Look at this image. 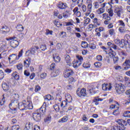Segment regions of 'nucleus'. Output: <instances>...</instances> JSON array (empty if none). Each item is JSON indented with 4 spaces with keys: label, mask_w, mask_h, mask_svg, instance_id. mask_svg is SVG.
<instances>
[{
    "label": "nucleus",
    "mask_w": 130,
    "mask_h": 130,
    "mask_svg": "<svg viewBox=\"0 0 130 130\" xmlns=\"http://www.w3.org/2000/svg\"><path fill=\"white\" fill-rule=\"evenodd\" d=\"M76 57L77 58V60L73 62V67L75 68V69H78V68H79V67H80V65L82 64V61L84 60V58H83V57H82V56L77 55L76 56Z\"/></svg>",
    "instance_id": "423d86ee"
},
{
    "label": "nucleus",
    "mask_w": 130,
    "mask_h": 130,
    "mask_svg": "<svg viewBox=\"0 0 130 130\" xmlns=\"http://www.w3.org/2000/svg\"><path fill=\"white\" fill-rule=\"evenodd\" d=\"M99 101H103V99L95 98L93 100V102L95 103V105H99Z\"/></svg>",
    "instance_id": "f704fd0d"
},
{
    "label": "nucleus",
    "mask_w": 130,
    "mask_h": 130,
    "mask_svg": "<svg viewBox=\"0 0 130 130\" xmlns=\"http://www.w3.org/2000/svg\"><path fill=\"white\" fill-rule=\"evenodd\" d=\"M5 74L4 73V71H3L2 70H0V80H3Z\"/></svg>",
    "instance_id": "0e129e2a"
},
{
    "label": "nucleus",
    "mask_w": 130,
    "mask_h": 130,
    "mask_svg": "<svg viewBox=\"0 0 130 130\" xmlns=\"http://www.w3.org/2000/svg\"><path fill=\"white\" fill-rule=\"evenodd\" d=\"M60 94H61V91L58 90V91H57L56 96H57V97L59 98V101H61V96H59Z\"/></svg>",
    "instance_id": "5fc2aeb1"
},
{
    "label": "nucleus",
    "mask_w": 130,
    "mask_h": 130,
    "mask_svg": "<svg viewBox=\"0 0 130 130\" xmlns=\"http://www.w3.org/2000/svg\"><path fill=\"white\" fill-rule=\"evenodd\" d=\"M118 30L119 31V32H120V33H125V32H126V29H125V28H124V27H120L118 28Z\"/></svg>",
    "instance_id": "09e8293b"
},
{
    "label": "nucleus",
    "mask_w": 130,
    "mask_h": 130,
    "mask_svg": "<svg viewBox=\"0 0 130 130\" xmlns=\"http://www.w3.org/2000/svg\"><path fill=\"white\" fill-rule=\"evenodd\" d=\"M74 74V71L71 69H67L63 72V76L64 78H69L70 76Z\"/></svg>",
    "instance_id": "9d476101"
},
{
    "label": "nucleus",
    "mask_w": 130,
    "mask_h": 130,
    "mask_svg": "<svg viewBox=\"0 0 130 130\" xmlns=\"http://www.w3.org/2000/svg\"><path fill=\"white\" fill-rule=\"evenodd\" d=\"M65 60L68 66H69V67H71V66H72V61L71 60V57H70V55H68L66 56Z\"/></svg>",
    "instance_id": "aec40b11"
},
{
    "label": "nucleus",
    "mask_w": 130,
    "mask_h": 130,
    "mask_svg": "<svg viewBox=\"0 0 130 130\" xmlns=\"http://www.w3.org/2000/svg\"><path fill=\"white\" fill-rule=\"evenodd\" d=\"M44 98L46 101H51L53 100L54 99V98H53V96H52L50 94H47L45 96H44Z\"/></svg>",
    "instance_id": "412c9836"
},
{
    "label": "nucleus",
    "mask_w": 130,
    "mask_h": 130,
    "mask_svg": "<svg viewBox=\"0 0 130 130\" xmlns=\"http://www.w3.org/2000/svg\"><path fill=\"white\" fill-rule=\"evenodd\" d=\"M17 38L15 37H10L9 39H7L8 40H11L10 42V46L12 48H16L19 45V42L17 40Z\"/></svg>",
    "instance_id": "6e6552de"
},
{
    "label": "nucleus",
    "mask_w": 130,
    "mask_h": 130,
    "mask_svg": "<svg viewBox=\"0 0 130 130\" xmlns=\"http://www.w3.org/2000/svg\"><path fill=\"white\" fill-rule=\"evenodd\" d=\"M110 50L111 52H109L108 53V54L109 56H110L111 58H113L115 56V55H116V53H115V52H114L113 50H112V49H110Z\"/></svg>",
    "instance_id": "cd10ccee"
},
{
    "label": "nucleus",
    "mask_w": 130,
    "mask_h": 130,
    "mask_svg": "<svg viewBox=\"0 0 130 130\" xmlns=\"http://www.w3.org/2000/svg\"><path fill=\"white\" fill-rule=\"evenodd\" d=\"M52 30H50L49 29H46L45 34L46 35H52Z\"/></svg>",
    "instance_id": "774afa93"
},
{
    "label": "nucleus",
    "mask_w": 130,
    "mask_h": 130,
    "mask_svg": "<svg viewBox=\"0 0 130 130\" xmlns=\"http://www.w3.org/2000/svg\"><path fill=\"white\" fill-rule=\"evenodd\" d=\"M97 27V25H95V24H94L93 25L92 24H90L88 26V29L90 31H92L93 30V28H96Z\"/></svg>",
    "instance_id": "3c124183"
},
{
    "label": "nucleus",
    "mask_w": 130,
    "mask_h": 130,
    "mask_svg": "<svg viewBox=\"0 0 130 130\" xmlns=\"http://www.w3.org/2000/svg\"><path fill=\"white\" fill-rule=\"evenodd\" d=\"M16 29L19 32H22L24 30V27L21 24H18L16 26Z\"/></svg>",
    "instance_id": "c9c22d12"
},
{
    "label": "nucleus",
    "mask_w": 130,
    "mask_h": 130,
    "mask_svg": "<svg viewBox=\"0 0 130 130\" xmlns=\"http://www.w3.org/2000/svg\"><path fill=\"white\" fill-rule=\"evenodd\" d=\"M54 107V109L55 110V111H59L60 110V108H59V106L57 105H54L53 106Z\"/></svg>",
    "instance_id": "69168bd1"
},
{
    "label": "nucleus",
    "mask_w": 130,
    "mask_h": 130,
    "mask_svg": "<svg viewBox=\"0 0 130 130\" xmlns=\"http://www.w3.org/2000/svg\"><path fill=\"white\" fill-rule=\"evenodd\" d=\"M124 42V40H121V41L120 40H119V39H117L115 40V44H117V45H119V46H120V45L122 44V42Z\"/></svg>",
    "instance_id": "c756f323"
},
{
    "label": "nucleus",
    "mask_w": 130,
    "mask_h": 130,
    "mask_svg": "<svg viewBox=\"0 0 130 130\" xmlns=\"http://www.w3.org/2000/svg\"><path fill=\"white\" fill-rule=\"evenodd\" d=\"M86 92H87V90L85 88L81 89L79 88L76 91L77 95L79 97H86L87 96Z\"/></svg>",
    "instance_id": "1a4fd4ad"
},
{
    "label": "nucleus",
    "mask_w": 130,
    "mask_h": 130,
    "mask_svg": "<svg viewBox=\"0 0 130 130\" xmlns=\"http://www.w3.org/2000/svg\"><path fill=\"white\" fill-rule=\"evenodd\" d=\"M36 49H35V46L32 47L30 48V50H28L26 52L25 54L27 55V53H31L32 54H34L35 53V51H36Z\"/></svg>",
    "instance_id": "2f4dec72"
},
{
    "label": "nucleus",
    "mask_w": 130,
    "mask_h": 130,
    "mask_svg": "<svg viewBox=\"0 0 130 130\" xmlns=\"http://www.w3.org/2000/svg\"><path fill=\"white\" fill-rule=\"evenodd\" d=\"M53 58L55 62H59L60 61V57L56 55V54H53Z\"/></svg>",
    "instance_id": "393cba45"
},
{
    "label": "nucleus",
    "mask_w": 130,
    "mask_h": 130,
    "mask_svg": "<svg viewBox=\"0 0 130 130\" xmlns=\"http://www.w3.org/2000/svg\"><path fill=\"white\" fill-rule=\"evenodd\" d=\"M57 7L59 8V9H61V10H63V9H66L68 7V5L66 3H63L62 2H59L57 4Z\"/></svg>",
    "instance_id": "f3484780"
},
{
    "label": "nucleus",
    "mask_w": 130,
    "mask_h": 130,
    "mask_svg": "<svg viewBox=\"0 0 130 130\" xmlns=\"http://www.w3.org/2000/svg\"><path fill=\"white\" fill-rule=\"evenodd\" d=\"M86 4L87 5V8L86 5H83L81 9L84 12H86V16H89L91 12H92V1L87 0Z\"/></svg>",
    "instance_id": "7ed1b4c3"
},
{
    "label": "nucleus",
    "mask_w": 130,
    "mask_h": 130,
    "mask_svg": "<svg viewBox=\"0 0 130 130\" xmlns=\"http://www.w3.org/2000/svg\"><path fill=\"white\" fill-rule=\"evenodd\" d=\"M103 31H104V28L102 27H100L95 29V32H102Z\"/></svg>",
    "instance_id": "bf43d9fd"
},
{
    "label": "nucleus",
    "mask_w": 130,
    "mask_h": 130,
    "mask_svg": "<svg viewBox=\"0 0 130 130\" xmlns=\"http://www.w3.org/2000/svg\"><path fill=\"white\" fill-rule=\"evenodd\" d=\"M54 25H55L57 27H60V26H62V24H60L59 22L57 20H55L54 22Z\"/></svg>",
    "instance_id": "13d9d810"
},
{
    "label": "nucleus",
    "mask_w": 130,
    "mask_h": 130,
    "mask_svg": "<svg viewBox=\"0 0 130 130\" xmlns=\"http://www.w3.org/2000/svg\"><path fill=\"white\" fill-rule=\"evenodd\" d=\"M8 59L9 61L10 60H12V61H15V60H18V59H19V57H18V56H17V54H13L9 56Z\"/></svg>",
    "instance_id": "dca6fc26"
},
{
    "label": "nucleus",
    "mask_w": 130,
    "mask_h": 130,
    "mask_svg": "<svg viewBox=\"0 0 130 130\" xmlns=\"http://www.w3.org/2000/svg\"><path fill=\"white\" fill-rule=\"evenodd\" d=\"M19 98H20V95H19L18 93L13 94L11 96L12 100H13L14 101H18Z\"/></svg>",
    "instance_id": "4be33fe9"
},
{
    "label": "nucleus",
    "mask_w": 130,
    "mask_h": 130,
    "mask_svg": "<svg viewBox=\"0 0 130 130\" xmlns=\"http://www.w3.org/2000/svg\"><path fill=\"white\" fill-rule=\"evenodd\" d=\"M69 119V118L68 116H65L63 118L60 119L58 120V122L63 123V122H67Z\"/></svg>",
    "instance_id": "7c9ffc66"
},
{
    "label": "nucleus",
    "mask_w": 130,
    "mask_h": 130,
    "mask_svg": "<svg viewBox=\"0 0 130 130\" xmlns=\"http://www.w3.org/2000/svg\"><path fill=\"white\" fill-rule=\"evenodd\" d=\"M73 25H74V21L73 20L66 23V26H73Z\"/></svg>",
    "instance_id": "680f3d73"
},
{
    "label": "nucleus",
    "mask_w": 130,
    "mask_h": 130,
    "mask_svg": "<svg viewBox=\"0 0 130 130\" xmlns=\"http://www.w3.org/2000/svg\"><path fill=\"white\" fill-rule=\"evenodd\" d=\"M93 6L94 9H99V7H100V3L98 2H94L93 3Z\"/></svg>",
    "instance_id": "de8ad7c7"
},
{
    "label": "nucleus",
    "mask_w": 130,
    "mask_h": 130,
    "mask_svg": "<svg viewBox=\"0 0 130 130\" xmlns=\"http://www.w3.org/2000/svg\"><path fill=\"white\" fill-rule=\"evenodd\" d=\"M1 31L3 34H7L10 32V28H9L7 25H3L1 28Z\"/></svg>",
    "instance_id": "2eb2a0df"
},
{
    "label": "nucleus",
    "mask_w": 130,
    "mask_h": 130,
    "mask_svg": "<svg viewBox=\"0 0 130 130\" xmlns=\"http://www.w3.org/2000/svg\"><path fill=\"white\" fill-rule=\"evenodd\" d=\"M89 91L90 94H92V93H94L95 94L96 93V92L95 91V88L93 87V85H91V88L89 89Z\"/></svg>",
    "instance_id": "052dcab7"
},
{
    "label": "nucleus",
    "mask_w": 130,
    "mask_h": 130,
    "mask_svg": "<svg viewBox=\"0 0 130 130\" xmlns=\"http://www.w3.org/2000/svg\"><path fill=\"white\" fill-rule=\"evenodd\" d=\"M107 11L109 13L110 17H112L113 16V10H112V5H110V8L107 9Z\"/></svg>",
    "instance_id": "bb28decb"
},
{
    "label": "nucleus",
    "mask_w": 130,
    "mask_h": 130,
    "mask_svg": "<svg viewBox=\"0 0 130 130\" xmlns=\"http://www.w3.org/2000/svg\"><path fill=\"white\" fill-rule=\"evenodd\" d=\"M67 105L68 102L66 101H63L60 104V107L63 109L64 108H66V107H67Z\"/></svg>",
    "instance_id": "e433bc0d"
},
{
    "label": "nucleus",
    "mask_w": 130,
    "mask_h": 130,
    "mask_svg": "<svg viewBox=\"0 0 130 130\" xmlns=\"http://www.w3.org/2000/svg\"><path fill=\"white\" fill-rule=\"evenodd\" d=\"M59 36L61 37V38H65V37H67V33L62 31L59 34Z\"/></svg>",
    "instance_id": "6e6d98bb"
},
{
    "label": "nucleus",
    "mask_w": 130,
    "mask_h": 130,
    "mask_svg": "<svg viewBox=\"0 0 130 130\" xmlns=\"http://www.w3.org/2000/svg\"><path fill=\"white\" fill-rule=\"evenodd\" d=\"M93 23L94 24H95V26H101V22H100V20H98L97 18H94L93 20Z\"/></svg>",
    "instance_id": "c85d7f7f"
},
{
    "label": "nucleus",
    "mask_w": 130,
    "mask_h": 130,
    "mask_svg": "<svg viewBox=\"0 0 130 130\" xmlns=\"http://www.w3.org/2000/svg\"><path fill=\"white\" fill-rule=\"evenodd\" d=\"M114 13L116 14L117 17L120 18V17H121V15H123V13H124V9H123V7L120 5H117L114 6Z\"/></svg>",
    "instance_id": "20e7f679"
},
{
    "label": "nucleus",
    "mask_w": 130,
    "mask_h": 130,
    "mask_svg": "<svg viewBox=\"0 0 130 130\" xmlns=\"http://www.w3.org/2000/svg\"><path fill=\"white\" fill-rule=\"evenodd\" d=\"M50 120H51V116L50 115H49L44 119L45 122H48V121H50Z\"/></svg>",
    "instance_id": "4d7b16f0"
},
{
    "label": "nucleus",
    "mask_w": 130,
    "mask_h": 130,
    "mask_svg": "<svg viewBox=\"0 0 130 130\" xmlns=\"http://www.w3.org/2000/svg\"><path fill=\"white\" fill-rule=\"evenodd\" d=\"M1 47L2 49H6L7 48V42H2L1 44Z\"/></svg>",
    "instance_id": "ea45409f"
},
{
    "label": "nucleus",
    "mask_w": 130,
    "mask_h": 130,
    "mask_svg": "<svg viewBox=\"0 0 130 130\" xmlns=\"http://www.w3.org/2000/svg\"><path fill=\"white\" fill-rule=\"evenodd\" d=\"M112 86H111V84H103L102 85V89L104 91H110L111 90Z\"/></svg>",
    "instance_id": "ddd939ff"
},
{
    "label": "nucleus",
    "mask_w": 130,
    "mask_h": 130,
    "mask_svg": "<svg viewBox=\"0 0 130 130\" xmlns=\"http://www.w3.org/2000/svg\"><path fill=\"white\" fill-rule=\"evenodd\" d=\"M59 73H60V70L59 69H57L55 71H54L53 73L51 74V77H57V76H58L59 75Z\"/></svg>",
    "instance_id": "a878e982"
},
{
    "label": "nucleus",
    "mask_w": 130,
    "mask_h": 130,
    "mask_svg": "<svg viewBox=\"0 0 130 130\" xmlns=\"http://www.w3.org/2000/svg\"><path fill=\"white\" fill-rule=\"evenodd\" d=\"M17 68L18 71H22L23 70V64L22 63H19L17 66Z\"/></svg>",
    "instance_id": "8fccbe9b"
},
{
    "label": "nucleus",
    "mask_w": 130,
    "mask_h": 130,
    "mask_svg": "<svg viewBox=\"0 0 130 130\" xmlns=\"http://www.w3.org/2000/svg\"><path fill=\"white\" fill-rule=\"evenodd\" d=\"M62 16L63 18H69V17H70V11H67L66 12L63 13Z\"/></svg>",
    "instance_id": "37998d69"
},
{
    "label": "nucleus",
    "mask_w": 130,
    "mask_h": 130,
    "mask_svg": "<svg viewBox=\"0 0 130 130\" xmlns=\"http://www.w3.org/2000/svg\"><path fill=\"white\" fill-rule=\"evenodd\" d=\"M110 6H112V5H114V4H116L117 5L119 4V0H110V2H109Z\"/></svg>",
    "instance_id": "58836bf2"
},
{
    "label": "nucleus",
    "mask_w": 130,
    "mask_h": 130,
    "mask_svg": "<svg viewBox=\"0 0 130 130\" xmlns=\"http://www.w3.org/2000/svg\"><path fill=\"white\" fill-rule=\"evenodd\" d=\"M40 48L42 51H45V50L47 49V47H46V45L45 44L41 45L40 46Z\"/></svg>",
    "instance_id": "603ef678"
},
{
    "label": "nucleus",
    "mask_w": 130,
    "mask_h": 130,
    "mask_svg": "<svg viewBox=\"0 0 130 130\" xmlns=\"http://www.w3.org/2000/svg\"><path fill=\"white\" fill-rule=\"evenodd\" d=\"M26 103V109H33V106H32V102L27 101Z\"/></svg>",
    "instance_id": "72a5a7b5"
},
{
    "label": "nucleus",
    "mask_w": 130,
    "mask_h": 130,
    "mask_svg": "<svg viewBox=\"0 0 130 130\" xmlns=\"http://www.w3.org/2000/svg\"><path fill=\"white\" fill-rule=\"evenodd\" d=\"M5 102H6V99L5 98V96H3V99L0 101V105L1 106H3V105L5 104Z\"/></svg>",
    "instance_id": "e2e57ef3"
},
{
    "label": "nucleus",
    "mask_w": 130,
    "mask_h": 130,
    "mask_svg": "<svg viewBox=\"0 0 130 130\" xmlns=\"http://www.w3.org/2000/svg\"><path fill=\"white\" fill-rule=\"evenodd\" d=\"M105 12V9L103 8H99L98 10H96V13L98 15H101V14H103Z\"/></svg>",
    "instance_id": "4c0bfd02"
},
{
    "label": "nucleus",
    "mask_w": 130,
    "mask_h": 130,
    "mask_svg": "<svg viewBox=\"0 0 130 130\" xmlns=\"http://www.w3.org/2000/svg\"><path fill=\"white\" fill-rule=\"evenodd\" d=\"M46 112V103L44 102L43 106L32 113V117L36 121H40L41 115H45Z\"/></svg>",
    "instance_id": "f257e3e1"
},
{
    "label": "nucleus",
    "mask_w": 130,
    "mask_h": 130,
    "mask_svg": "<svg viewBox=\"0 0 130 130\" xmlns=\"http://www.w3.org/2000/svg\"><path fill=\"white\" fill-rule=\"evenodd\" d=\"M90 21H91V19H90V18H87L85 20H84L83 23L84 26H87V25H88V24L90 23Z\"/></svg>",
    "instance_id": "49530a36"
},
{
    "label": "nucleus",
    "mask_w": 130,
    "mask_h": 130,
    "mask_svg": "<svg viewBox=\"0 0 130 130\" xmlns=\"http://www.w3.org/2000/svg\"><path fill=\"white\" fill-rule=\"evenodd\" d=\"M65 99L66 101L68 103H71L72 101H73V98H72V96H71V94L67 93L65 95Z\"/></svg>",
    "instance_id": "a211bd4d"
},
{
    "label": "nucleus",
    "mask_w": 130,
    "mask_h": 130,
    "mask_svg": "<svg viewBox=\"0 0 130 130\" xmlns=\"http://www.w3.org/2000/svg\"><path fill=\"white\" fill-rule=\"evenodd\" d=\"M117 125L113 127V130H125V126L127 125L126 121L122 119H119L117 120Z\"/></svg>",
    "instance_id": "f03ea898"
},
{
    "label": "nucleus",
    "mask_w": 130,
    "mask_h": 130,
    "mask_svg": "<svg viewBox=\"0 0 130 130\" xmlns=\"http://www.w3.org/2000/svg\"><path fill=\"white\" fill-rule=\"evenodd\" d=\"M18 108L20 110L27 109V103L25 102H20L18 104Z\"/></svg>",
    "instance_id": "9b49d317"
},
{
    "label": "nucleus",
    "mask_w": 130,
    "mask_h": 130,
    "mask_svg": "<svg viewBox=\"0 0 130 130\" xmlns=\"http://www.w3.org/2000/svg\"><path fill=\"white\" fill-rule=\"evenodd\" d=\"M113 115H115V116H117L118 114H119V111L118 110V107L116 108V110L114 111L113 112Z\"/></svg>",
    "instance_id": "c03bdc74"
},
{
    "label": "nucleus",
    "mask_w": 130,
    "mask_h": 130,
    "mask_svg": "<svg viewBox=\"0 0 130 130\" xmlns=\"http://www.w3.org/2000/svg\"><path fill=\"white\" fill-rule=\"evenodd\" d=\"M91 67V64L88 62H84L83 64V67L85 69H89Z\"/></svg>",
    "instance_id": "a19ab883"
},
{
    "label": "nucleus",
    "mask_w": 130,
    "mask_h": 130,
    "mask_svg": "<svg viewBox=\"0 0 130 130\" xmlns=\"http://www.w3.org/2000/svg\"><path fill=\"white\" fill-rule=\"evenodd\" d=\"M18 106L19 102L18 101L12 100L11 103L9 104V108L14 111L13 113H16L17 108H18Z\"/></svg>",
    "instance_id": "0eeeda50"
},
{
    "label": "nucleus",
    "mask_w": 130,
    "mask_h": 130,
    "mask_svg": "<svg viewBox=\"0 0 130 130\" xmlns=\"http://www.w3.org/2000/svg\"><path fill=\"white\" fill-rule=\"evenodd\" d=\"M25 128H27L29 130H33V124L32 123H30V122H28L25 124Z\"/></svg>",
    "instance_id": "5701e85b"
},
{
    "label": "nucleus",
    "mask_w": 130,
    "mask_h": 130,
    "mask_svg": "<svg viewBox=\"0 0 130 130\" xmlns=\"http://www.w3.org/2000/svg\"><path fill=\"white\" fill-rule=\"evenodd\" d=\"M100 6L101 7V8L105 9V7L106 8H108V7H110V4L109 3V2H108V3H105L100 4Z\"/></svg>",
    "instance_id": "473e14b6"
},
{
    "label": "nucleus",
    "mask_w": 130,
    "mask_h": 130,
    "mask_svg": "<svg viewBox=\"0 0 130 130\" xmlns=\"http://www.w3.org/2000/svg\"><path fill=\"white\" fill-rule=\"evenodd\" d=\"M124 45L126 47H127L128 44H129L130 43V36L129 35H126L124 37Z\"/></svg>",
    "instance_id": "f8f14e48"
},
{
    "label": "nucleus",
    "mask_w": 130,
    "mask_h": 130,
    "mask_svg": "<svg viewBox=\"0 0 130 130\" xmlns=\"http://www.w3.org/2000/svg\"><path fill=\"white\" fill-rule=\"evenodd\" d=\"M12 77L13 79H14V80H17V81L19 80L20 79V75L17 72H14L13 73H12Z\"/></svg>",
    "instance_id": "6ab92c4d"
},
{
    "label": "nucleus",
    "mask_w": 130,
    "mask_h": 130,
    "mask_svg": "<svg viewBox=\"0 0 130 130\" xmlns=\"http://www.w3.org/2000/svg\"><path fill=\"white\" fill-rule=\"evenodd\" d=\"M109 34L110 35H114L115 34V31H114V29L112 28L109 30Z\"/></svg>",
    "instance_id": "338daca9"
},
{
    "label": "nucleus",
    "mask_w": 130,
    "mask_h": 130,
    "mask_svg": "<svg viewBox=\"0 0 130 130\" xmlns=\"http://www.w3.org/2000/svg\"><path fill=\"white\" fill-rule=\"evenodd\" d=\"M11 129L12 130H19L20 129V126L19 125H15L12 126Z\"/></svg>",
    "instance_id": "864d4df0"
},
{
    "label": "nucleus",
    "mask_w": 130,
    "mask_h": 130,
    "mask_svg": "<svg viewBox=\"0 0 130 130\" xmlns=\"http://www.w3.org/2000/svg\"><path fill=\"white\" fill-rule=\"evenodd\" d=\"M2 88L4 91H8L10 89V86H9L8 84L4 82L2 84Z\"/></svg>",
    "instance_id": "b1692460"
},
{
    "label": "nucleus",
    "mask_w": 130,
    "mask_h": 130,
    "mask_svg": "<svg viewBox=\"0 0 130 130\" xmlns=\"http://www.w3.org/2000/svg\"><path fill=\"white\" fill-rule=\"evenodd\" d=\"M123 67L124 68L123 70H128V69H130V60L126 59L124 62L123 63Z\"/></svg>",
    "instance_id": "4468645a"
},
{
    "label": "nucleus",
    "mask_w": 130,
    "mask_h": 130,
    "mask_svg": "<svg viewBox=\"0 0 130 130\" xmlns=\"http://www.w3.org/2000/svg\"><path fill=\"white\" fill-rule=\"evenodd\" d=\"M115 90L117 94H118L119 95H121V94L124 93V91H125V86H124V85L121 83L115 84Z\"/></svg>",
    "instance_id": "39448f33"
},
{
    "label": "nucleus",
    "mask_w": 130,
    "mask_h": 130,
    "mask_svg": "<svg viewBox=\"0 0 130 130\" xmlns=\"http://www.w3.org/2000/svg\"><path fill=\"white\" fill-rule=\"evenodd\" d=\"M118 53L120 55V56H126V55H127V54L123 50H120V51H119Z\"/></svg>",
    "instance_id": "79ce46f5"
},
{
    "label": "nucleus",
    "mask_w": 130,
    "mask_h": 130,
    "mask_svg": "<svg viewBox=\"0 0 130 130\" xmlns=\"http://www.w3.org/2000/svg\"><path fill=\"white\" fill-rule=\"evenodd\" d=\"M81 47H82V48H87V47H88V43L85 41L82 42Z\"/></svg>",
    "instance_id": "a18cd8bd"
}]
</instances>
